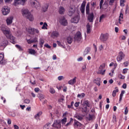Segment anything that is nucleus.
<instances>
[{"instance_id": "f257e3e1", "label": "nucleus", "mask_w": 129, "mask_h": 129, "mask_svg": "<svg viewBox=\"0 0 129 129\" xmlns=\"http://www.w3.org/2000/svg\"><path fill=\"white\" fill-rule=\"evenodd\" d=\"M3 34L6 36L8 39H10V42L13 44L16 43V38L12 35V32L10 29H8L5 26H2L0 28Z\"/></svg>"}, {"instance_id": "f03ea898", "label": "nucleus", "mask_w": 129, "mask_h": 129, "mask_svg": "<svg viewBox=\"0 0 129 129\" xmlns=\"http://www.w3.org/2000/svg\"><path fill=\"white\" fill-rule=\"evenodd\" d=\"M30 3L32 8H35L36 10H39V9H40V7H41L40 5V2L37 0H30Z\"/></svg>"}, {"instance_id": "7ed1b4c3", "label": "nucleus", "mask_w": 129, "mask_h": 129, "mask_svg": "<svg viewBox=\"0 0 129 129\" xmlns=\"http://www.w3.org/2000/svg\"><path fill=\"white\" fill-rule=\"evenodd\" d=\"M74 41V42H77L78 43L82 42V35H81V32L79 31L75 34Z\"/></svg>"}, {"instance_id": "20e7f679", "label": "nucleus", "mask_w": 129, "mask_h": 129, "mask_svg": "<svg viewBox=\"0 0 129 129\" xmlns=\"http://www.w3.org/2000/svg\"><path fill=\"white\" fill-rule=\"evenodd\" d=\"M104 68H105V63H103L100 66L98 71L97 72V74H101V75L105 74V70H103Z\"/></svg>"}, {"instance_id": "39448f33", "label": "nucleus", "mask_w": 129, "mask_h": 129, "mask_svg": "<svg viewBox=\"0 0 129 129\" xmlns=\"http://www.w3.org/2000/svg\"><path fill=\"white\" fill-rule=\"evenodd\" d=\"M59 24L61 26H63L64 27H66L68 25V21L67 19L65 18V17H62L59 19Z\"/></svg>"}, {"instance_id": "423d86ee", "label": "nucleus", "mask_w": 129, "mask_h": 129, "mask_svg": "<svg viewBox=\"0 0 129 129\" xmlns=\"http://www.w3.org/2000/svg\"><path fill=\"white\" fill-rule=\"evenodd\" d=\"M79 20H80V16L78 14L75 16L71 19V23H73L74 24H78V23H79Z\"/></svg>"}, {"instance_id": "0eeeda50", "label": "nucleus", "mask_w": 129, "mask_h": 129, "mask_svg": "<svg viewBox=\"0 0 129 129\" xmlns=\"http://www.w3.org/2000/svg\"><path fill=\"white\" fill-rule=\"evenodd\" d=\"M5 54L4 53H0V64L1 65H6L7 64V60L5 59Z\"/></svg>"}, {"instance_id": "6e6552de", "label": "nucleus", "mask_w": 129, "mask_h": 129, "mask_svg": "<svg viewBox=\"0 0 129 129\" xmlns=\"http://www.w3.org/2000/svg\"><path fill=\"white\" fill-rule=\"evenodd\" d=\"M2 13L4 16H7L10 14V8L8 6H4L2 10Z\"/></svg>"}, {"instance_id": "1a4fd4ad", "label": "nucleus", "mask_w": 129, "mask_h": 129, "mask_svg": "<svg viewBox=\"0 0 129 129\" xmlns=\"http://www.w3.org/2000/svg\"><path fill=\"white\" fill-rule=\"evenodd\" d=\"M124 57H125V55L124 54L122 51H120L119 53V55L117 56V61L118 62H120L122 60V59H124Z\"/></svg>"}, {"instance_id": "9d476101", "label": "nucleus", "mask_w": 129, "mask_h": 129, "mask_svg": "<svg viewBox=\"0 0 129 129\" xmlns=\"http://www.w3.org/2000/svg\"><path fill=\"white\" fill-rule=\"evenodd\" d=\"M52 126L53 127H56L57 128H60V127H61V120H54L53 124H52Z\"/></svg>"}, {"instance_id": "9b49d317", "label": "nucleus", "mask_w": 129, "mask_h": 129, "mask_svg": "<svg viewBox=\"0 0 129 129\" xmlns=\"http://www.w3.org/2000/svg\"><path fill=\"white\" fill-rule=\"evenodd\" d=\"M9 41L7 40V38H4L2 40L0 41V46L1 47H7Z\"/></svg>"}, {"instance_id": "f8f14e48", "label": "nucleus", "mask_w": 129, "mask_h": 129, "mask_svg": "<svg viewBox=\"0 0 129 129\" xmlns=\"http://www.w3.org/2000/svg\"><path fill=\"white\" fill-rule=\"evenodd\" d=\"M26 2H27V0H15V6H18V5H22V6H24Z\"/></svg>"}, {"instance_id": "ddd939ff", "label": "nucleus", "mask_w": 129, "mask_h": 129, "mask_svg": "<svg viewBox=\"0 0 129 129\" xmlns=\"http://www.w3.org/2000/svg\"><path fill=\"white\" fill-rule=\"evenodd\" d=\"M88 21L90 22V23H93V20H94V14L93 13H90L88 14Z\"/></svg>"}, {"instance_id": "4468645a", "label": "nucleus", "mask_w": 129, "mask_h": 129, "mask_svg": "<svg viewBox=\"0 0 129 129\" xmlns=\"http://www.w3.org/2000/svg\"><path fill=\"white\" fill-rule=\"evenodd\" d=\"M28 33L29 34H31V35H35V33H36V34H39V30L35 28H31L28 30Z\"/></svg>"}, {"instance_id": "2eb2a0df", "label": "nucleus", "mask_w": 129, "mask_h": 129, "mask_svg": "<svg viewBox=\"0 0 129 129\" xmlns=\"http://www.w3.org/2000/svg\"><path fill=\"white\" fill-rule=\"evenodd\" d=\"M108 39V36L106 34H101L100 37V41L102 42H105Z\"/></svg>"}, {"instance_id": "dca6fc26", "label": "nucleus", "mask_w": 129, "mask_h": 129, "mask_svg": "<svg viewBox=\"0 0 129 129\" xmlns=\"http://www.w3.org/2000/svg\"><path fill=\"white\" fill-rule=\"evenodd\" d=\"M13 20H14V17L13 16H10L7 18L6 22L8 26H10V25H11V24L13 23Z\"/></svg>"}, {"instance_id": "f3484780", "label": "nucleus", "mask_w": 129, "mask_h": 129, "mask_svg": "<svg viewBox=\"0 0 129 129\" xmlns=\"http://www.w3.org/2000/svg\"><path fill=\"white\" fill-rule=\"evenodd\" d=\"M85 6H86V3L83 2L81 6L80 10L82 14H84L85 12Z\"/></svg>"}, {"instance_id": "a211bd4d", "label": "nucleus", "mask_w": 129, "mask_h": 129, "mask_svg": "<svg viewBox=\"0 0 129 129\" xmlns=\"http://www.w3.org/2000/svg\"><path fill=\"white\" fill-rule=\"evenodd\" d=\"M29 14H31V13L29 12V10L28 9H25L22 11V15L23 17H25V18H26Z\"/></svg>"}, {"instance_id": "6ab92c4d", "label": "nucleus", "mask_w": 129, "mask_h": 129, "mask_svg": "<svg viewBox=\"0 0 129 129\" xmlns=\"http://www.w3.org/2000/svg\"><path fill=\"white\" fill-rule=\"evenodd\" d=\"M51 38H57L59 37V32L57 31H53L51 35Z\"/></svg>"}, {"instance_id": "aec40b11", "label": "nucleus", "mask_w": 129, "mask_h": 129, "mask_svg": "<svg viewBox=\"0 0 129 129\" xmlns=\"http://www.w3.org/2000/svg\"><path fill=\"white\" fill-rule=\"evenodd\" d=\"M38 42V38L35 37L34 39H30L27 40V42L28 44H32V43H35Z\"/></svg>"}, {"instance_id": "412c9836", "label": "nucleus", "mask_w": 129, "mask_h": 129, "mask_svg": "<svg viewBox=\"0 0 129 129\" xmlns=\"http://www.w3.org/2000/svg\"><path fill=\"white\" fill-rule=\"evenodd\" d=\"M77 79V77H75L73 79L70 80L68 82V84L70 85H73V84H75L76 83V80Z\"/></svg>"}, {"instance_id": "4be33fe9", "label": "nucleus", "mask_w": 129, "mask_h": 129, "mask_svg": "<svg viewBox=\"0 0 129 129\" xmlns=\"http://www.w3.org/2000/svg\"><path fill=\"white\" fill-rule=\"evenodd\" d=\"M48 8H49V5L44 4L43 6H42V12H44V13L47 12V11H48Z\"/></svg>"}, {"instance_id": "5701e85b", "label": "nucleus", "mask_w": 129, "mask_h": 129, "mask_svg": "<svg viewBox=\"0 0 129 129\" xmlns=\"http://www.w3.org/2000/svg\"><path fill=\"white\" fill-rule=\"evenodd\" d=\"M75 13V9L73 8H71L68 13V15L69 17H72L73 16V14Z\"/></svg>"}, {"instance_id": "b1692460", "label": "nucleus", "mask_w": 129, "mask_h": 129, "mask_svg": "<svg viewBox=\"0 0 129 129\" xmlns=\"http://www.w3.org/2000/svg\"><path fill=\"white\" fill-rule=\"evenodd\" d=\"M58 12L60 15H64L65 13V9L63 7H60L58 10Z\"/></svg>"}, {"instance_id": "393cba45", "label": "nucleus", "mask_w": 129, "mask_h": 129, "mask_svg": "<svg viewBox=\"0 0 129 129\" xmlns=\"http://www.w3.org/2000/svg\"><path fill=\"white\" fill-rule=\"evenodd\" d=\"M74 125L75 127H78V126H81L82 125V124L81 123L79 122V121L75 120V122L74 123Z\"/></svg>"}, {"instance_id": "a878e982", "label": "nucleus", "mask_w": 129, "mask_h": 129, "mask_svg": "<svg viewBox=\"0 0 129 129\" xmlns=\"http://www.w3.org/2000/svg\"><path fill=\"white\" fill-rule=\"evenodd\" d=\"M90 12V6H89V4L88 3L86 5V15H89V13Z\"/></svg>"}, {"instance_id": "bb28decb", "label": "nucleus", "mask_w": 129, "mask_h": 129, "mask_svg": "<svg viewBox=\"0 0 129 129\" xmlns=\"http://www.w3.org/2000/svg\"><path fill=\"white\" fill-rule=\"evenodd\" d=\"M30 22L34 21V16L31 13L26 17Z\"/></svg>"}, {"instance_id": "cd10ccee", "label": "nucleus", "mask_w": 129, "mask_h": 129, "mask_svg": "<svg viewBox=\"0 0 129 129\" xmlns=\"http://www.w3.org/2000/svg\"><path fill=\"white\" fill-rule=\"evenodd\" d=\"M87 34H90V33H91V26H90V24H89V23H88L87 24Z\"/></svg>"}, {"instance_id": "c85d7f7f", "label": "nucleus", "mask_w": 129, "mask_h": 129, "mask_svg": "<svg viewBox=\"0 0 129 129\" xmlns=\"http://www.w3.org/2000/svg\"><path fill=\"white\" fill-rule=\"evenodd\" d=\"M67 41L68 44H72L73 42V38L71 36H69L67 38Z\"/></svg>"}, {"instance_id": "c756f323", "label": "nucleus", "mask_w": 129, "mask_h": 129, "mask_svg": "<svg viewBox=\"0 0 129 129\" xmlns=\"http://www.w3.org/2000/svg\"><path fill=\"white\" fill-rule=\"evenodd\" d=\"M90 50H91L90 47H87L85 49V51H84V56L87 55V54H88V53H89L90 52Z\"/></svg>"}, {"instance_id": "7c9ffc66", "label": "nucleus", "mask_w": 129, "mask_h": 129, "mask_svg": "<svg viewBox=\"0 0 129 129\" xmlns=\"http://www.w3.org/2000/svg\"><path fill=\"white\" fill-rule=\"evenodd\" d=\"M94 82L98 86H100V78H97L94 80Z\"/></svg>"}, {"instance_id": "2f4dec72", "label": "nucleus", "mask_w": 129, "mask_h": 129, "mask_svg": "<svg viewBox=\"0 0 129 129\" xmlns=\"http://www.w3.org/2000/svg\"><path fill=\"white\" fill-rule=\"evenodd\" d=\"M84 105H86V107H90V103H89V101L88 100H85L84 101Z\"/></svg>"}, {"instance_id": "473e14b6", "label": "nucleus", "mask_w": 129, "mask_h": 129, "mask_svg": "<svg viewBox=\"0 0 129 129\" xmlns=\"http://www.w3.org/2000/svg\"><path fill=\"white\" fill-rule=\"evenodd\" d=\"M42 111H40L37 114H36L35 115V119H38L39 118V117H40V116H41V115H42Z\"/></svg>"}, {"instance_id": "72a5a7b5", "label": "nucleus", "mask_w": 129, "mask_h": 129, "mask_svg": "<svg viewBox=\"0 0 129 129\" xmlns=\"http://www.w3.org/2000/svg\"><path fill=\"white\" fill-rule=\"evenodd\" d=\"M50 126H51V123H47L43 126V129H50Z\"/></svg>"}, {"instance_id": "f704fd0d", "label": "nucleus", "mask_w": 129, "mask_h": 129, "mask_svg": "<svg viewBox=\"0 0 129 129\" xmlns=\"http://www.w3.org/2000/svg\"><path fill=\"white\" fill-rule=\"evenodd\" d=\"M117 87L115 88L116 90H114L112 92V96L113 97H115V95H116V93L118 92V89H116Z\"/></svg>"}, {"instance_id": "c9c22d12", "label": "nucleus", "mask_w": 129, "mask_h": 129, "mask_svg": "<svg viewBox=\"0 0 129 129\" xmlns=\"http://www.w3.org/2000/svg\"><path fill=\"white\" fill-rule=\"evenodd\" d=\"M45 43V41L43 40L42 38H40L39 39V44L40 45L41 47H43V45Z\"/></svg>"}, {"instance_id": "e433bc0d", "label": "nucleus", "mask_w": 129, "mask_h": 129, "mask_svg": "<svg viewBox=\"0 0 129 129\" xmlns=\"http://www.w3.org/2000/svg\"><path fill=\"white\" fill-rule=\"evenodd\" d=\"M29 54H31L32 55H35V54H36V50L30 49L29 50Z\"/></svg>"}, {"instance_id": "4c0bfd02", "label": "nucleus", "mask_w": 129, "mask_h": 129, "mask_svg": "<svg viewBox=\"0 0 129 129\" xmlns=\"http://www.w3.org/2000/svg\"><path fill=\"white\" fill-rule=\"evenodd\" d=\"M123 94H124V91H121V94L120 95L119 102L122 100V96H123Z\"/></svg>"}, {"instance_id": "58836bf2", "label": "nucleus", "mask_w": 129, "mask_h": 129, "mask_svg": "<svg viewBox=\"0 0 129 129\" xmlns=\"http://www.w3.org/2000/svg\"><path fill=\"white\" fill-rule=\"evenodd\" d=\"M47 27H48V24H47V23H44L42 26V27H41V29L45 30V29L46 30H47Z\"/></svg>"}, {"instance_id": "ea45409f", "label": "nucleus", "mask_w": 129, "mask_h": 129, "mask_svg": "<svg viewBox=\"0 0 129 129\" xmlns=\"http://www.w3.org/2000/svg\"><path fill=\"white\" fill-rule=\"evenodd\" d=\"M67 122V118L64 117L63 119H61V123L62 124H65Z\"/></svg>"}, {"instance_id": "a19ab883", "label": "nucleus", "mask_w": 129, "mask_h": 129, "mask_svg": "<svg viewBox=\"0 0 129 129\" xmlns=\"http://www.w3.org/2000/svg\"><path fill=\"white\" fill-rule=\"evenodd\" d=\"M15 47H16V48H17V49H18L19 51H23V48L21 47V46H20L18 44H16L15 45Z\"/></svg>"}, {"instance_id": "79ce46f5", "label": "nucleus", "mask_w": 129, "mask_h": 129, "mask_svg": "<svg viewBox=\"0 0 129 129\" xmlns=\"http://www.w3.org/2000/svg\"><path fill=\"white\" fill-rule=\"evenodd\" d=\"M87 118L89 121L92 120V119H93V115L89 114V116L88 117H87Z\"/></svg>"}, {"instance_id": "37998d69", "label": "nucleus", "mask_w": 129, "mask_h": 129, "mask_svg": "<svg viewBox=\"0 0 129 129\" xmlns=\"http://www.w3.org/2000/svg\"><path fill=\"white\" fill-rule=\"evenodd\" d=\"M57 45H58V46H59V47H61V48H65L64 45H62V44H61V42L60 41H57Z\"/></svg>"}, {"instance_id": "c03bdc74", "label": "nucleus", "mask_w": 129, "mask_h": 129, "mask_svg": "<svg viewBox=\"0 0 129 129\" xmlns=\"http://www.w3.org/2000/svg\"><path fill=\"white\" fill-rule=\"evenodd\" d=\"M75 117L76 118H77V119H78V120H82V119H83L82 117H81V116H79V115H75Z\"/></svg>"}, {"instance_id": "a18cd8bd", "label": "nucleus", "mask_w": 129, "mask_h": 129, "mask_svg": "<svg viewBox=\"0 0 129 129\" xmlns=\"http://www.w3.org/2000/svg\"><path fill=\"white\" fill-rule=\"evenodd\" d=\"M38 97L40 100H42V99H44V98H45V96H44L42 94H41L38 95Z\"/></svg>"}, {"instance_id": "49530a36", "label": "nucleus", "mask_w": 129, "mask_h": 129, "mask_svg": "<svg viewBox=\"0 0 129 129\" xmlns=\"http://www.w3.org/2000/svg\"><path fill=\"white\" fill-rule=\"evenodd\" d=\"M104 18H105V15H102L100 17V18H99V22L100 23H101V21H102V19H104Z\"/></svg>"}, {"instance_id": "de8ad7c7", "label": "nucleus", "mask_w": 129, "mask_h": 129, "mask_svg": "<svg viewBox=\"0 0 129 129\" xmlns=\"http://www.w3.org/2000/svg\"><path fill=\"white\" fill-rule=\"evenodd\" d=\"M82 112H85V113H86V112H87V107L82 108Z\"/></svg>"}, {"instance_id": "09e8293b", "label": "nucleus", "mask_w": 129, "mask_h": 129, "mask_svg": "<svg viewBox=\"0 0 129 129\" xmlns=\"http://www.w3.org/2000/svg\"><path fill=\"white\" fill-rule=\"evenodd\" d=\"M71 122H73V118H71V120L68 123L66 124V126H68L69 125H70L71 124Z\"/></svg>"}, {"instance_id": "8fccbe9b", "label": "nucleus", "mask_w": 129, "mask_h": 129, "mask_svg": "<svg viewBox=\"0 0 129 129\" xmlns=\"http://www.w3.org/2000/svg\"><path fill=\"white\" fill-rule=\"evenodd\" d=\"M57 79H58V80H59V81H61V80L65 79V78L63 76H60L58 77Z\"/></svg>"}, {"instance_id": "3c124183", "label": "nucleus", "mask_w": 129, "mask_h": 129, "mask_svg": "<svg viewBox=\"0 0 129 129\" xmlns=\"http://www.w3.org/2000/svg\"><path fill=\"white\" fill-rule=\"evenodd\" d=\"M85 96V94L84 93H82L81 94H79L78 95V97H82V98H83Z\"/></svg>"}, {"instance_id": "603ef678", "label": "nucleus", "mask_w": 129, "mask_h": 129, "mask_svg": "<svg viewBox=\"0 0 129 129\" xmlns=\"http://www.w3.org/2000/svg\"><path fill=\"white\" fill-rule=\"evenodd\" d=\"M118 78L120 79H124L125 78V77L121 74H120L118 75Z\"/></svg>"}, {"instance_id": "864d4df0", "label": "nucleus", "mask_w": 129, "mask_h": 129, "mask_svg": "<svg viewBox=\"0 0 129 129\" xmlns=\"http://www.w3.org/2000/svg\"><path fill=\"white\" fill-rule=\"evenodd\" d=\"M30 101H31L29 99H26L25 100H24L25 103H27V104H29V103H30Z\"/></svg>"}, {"instance_id": "5fc2aeb1", "label": "nucleus", "mask_w": 129, "mask_h": 129, "mask_svg": "<svg viewBox=\"0 0 129 129\" xmlns=\"http://www.w3.org/2000/svg\"><path fill=\"white\" fill-rule=\"evenodd\" d=\"M120 19H123V15L121 13L120 14L119 22H120L121 21V20H120Z\"/></svg>"}, {"instance_id": "6e6d98bb", "label": "nucleus", "mask_w": 129, "mask_h": 129, "mask_svg": "<svg viewBox=\"0 0 129 129\" xmlns=\"http://www.w3.org/2000/svg\"><path fill=\"white\" fill-rule=\"evenodd\" d=\"M50 93H52V94H54L55 93V90L54 89L50 88Z\"/></svg>"}, {"instance_id": "4d7b16f0", "label": "nucleus", "mask_w": 129, "mask_h": 129, "mask_svg": "<svg viewBox=\"0 0 129 129\" xmlns=\"http://www.w3.org/2000/svg\"><path fill=\"white\" fill-rule=\"evenodd\" d=\"M128 112V110L127 109V107H125V110H124V114L126 115L127 114V113Z\"/></svg>"}, {"instance_id": "13d9d810", "label": "nucleus", "mask_w": 129, "mask_h": 129, "mask_svg": "<svg viewBox=\"0 0 129 129\" xmlns=\"http://www.w3.org/2000/svg\"><path fill=\"white\" fill-rule=\"evenodd\" d=\"M127 70H128V69H124L123 70V72H122L123 74H125L127 73Z\"/></svg>"}, {"instance_id": "bf43d9fd", "label": "nucleus", "mask_w": 129, "mask_h": 129, "mask_svg": "<svg viewBox=\"0 0 129 129\" xmlns=\"http://www.w3.org/2000/svg\"><path fill=\"white\" fill-rule=\"evenodd\" d=\"M103 0H101L100 2V9H101V8H102V5H103Z\"/></svg>"}, {"instance_id": "052dcab7", "label": "nucleus", "mask_w": 129, "mask_h": 129, "mask_svg": "<svg viewBox=\"0 0 129 129\" xmlns=\"http://www.w3.org/2000/svg\"><path fill=\"white\" fill-rule=\"evenodd\" d=\"M114 1L115 0H110L109 2V5L110 6H112V4H113V3H114Z\"/></svg>"}, {"instance_id": "680f3d73", "label": "nucleus", "mask_w": 129, "mask_h": 129, "mask_svg": "<svg viewBox=\"0 0 129 129\" xmlns=\"http://www.w3.org/2000/svg\"><path fill=\"white\" fill-rule=\"evenodd\" d=\"M79 104H80V102H77L75 103V107H78V106H79Z\"/></svg>"}, {"instance_id": "e2e57ef3", "label": "nucleus", "mask_w": 129, "mask_h": 129, "mask_svg": "<svg viewBox=\"0 0 129 129\" xmlns=\"http://www.w3.org/2000/svg\"><path fill=\"white\" fill-rule=\"evenodd\" d=\"M123 64L124 65V67H127L128 66V61L124 62Z\"/></svg>"}, {"instance_id": "0e129e2a", "label": "nucleus", "mask_w": 129, "mask_h": 129, "mask_svg": "<svg viewBox=\"0 0 129 129\" xmlns=\"http://www.w3.org/2000/svg\"><path fill=\"white\" fill-rule=\"evenodd\" d=\"M82 71H84V72H85V71H86V65H84V66H83Z\"/></svg>"}, {"instance_id": "69168bd1", "label": "nucleus", "mask_w": 129, "mask_h": 129, "mask_svg": "<svg viewBox=\"0 0 129 129\" xmlns=\"http://www.w3.org/2000/svg\"><path fill=\"white\" fill-rule=\"evenodd\" d=\"M39 91L40 89L39 88H35L34 89V91H35V92H39Z\"/></svg>"}, {"instance_id": "338daca9", "label": "nucleus", "mask_w": 129, "mask_h": 129, "mask_svg": "<svg viewBox=\"0 0 129 129\" xmlns=\"http://www.w3.org/2000/svg\"><path fill=\"white\" fill-rule=\"evenodd\" d=\"M91 5H92V7L94 8H95V6H96V2H93Z\"/></svg>"}, {"instance_id": "774afa93", "label": "nucleus", "mask_w": 129, "mask_h": 129, "mask_svg": "<svg viewBox=\"0 0 129 129\" xmlns=\"http://www.w3.org/2000/svg\"><path fill=\"white\" fill-rule=\"evenodd\" d=\"M122 88H123L124 89H126V84L124 83L123 84L122 86Z\"/></svg>"}]
</instances>
